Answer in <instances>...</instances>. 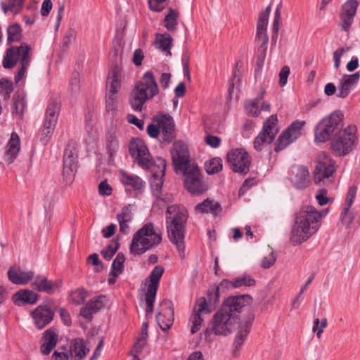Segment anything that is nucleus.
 Here are the masks:
<instances>
[{
    "instance_id": "nucleus-12",
    "label": "nucleus",
    "mask_w": 360,
    "mask_h": 360,
    "mask_svg": "<svg viewBox=\"0 0 360 360\" xmlns=\"http://www.w3.org/2000/svg\"><path fill=\"white\" fill-rule=\"evenodd\" d=\"M238 321V315L231 314L221 306L211 320L212 330L217 335H226L231 333Z\"/></svg>"
},
{
    "instance_id": "nucleus-63",
    "label": "nucleus",
    "mask_w": 360,
    "mask_h": 360,
    "mask_svg": "<svg viewBox=\"0 0 360 360\" xmlns=\"http://www.w3.org/2000/svg\"><path fill=\"white\" fill-rule=\"evenodd\" d=\"M360 74L359 72H355L352 75H347L346 77L342 79L345 82L354 88L357 83L359 81Z\"/></svg>"
},
{
    "instance_id": "nucleus-2",
    "label": "nucleus",
    "mask_w": 360,
    "mask_h": 360,
    "mask_svg": "<svg viewBox=\"0 0 360 360\" xmlns=\"http://www.w3.org/2000/svg\"><path fill=\"white\" fill-rule=\"evenodd\" d=\"M327 212V210L319 212L312 206L303 207L295 218L291 229V243L297 245L308 240L319 230L321 219Z\"/></svg>"
},
{
    "instance_id": "nucleus-54",
    "label": "nucleus",
    "mask_w": 360,
    "mask_h": 360,
    "mask_svg": "<svg viewBox=\"0 0 360 360\" xmlns=\"http://www.w3.org/2000/svg\"><path fill=\"white\" fill-rule=\"evenodd\" d=\"M353 89L354 88L352 86L342 80L338 86V92L337 94V96L341 98H345L348 96Z\"/></svg>"
},
{
    "instance_id": "nucleus-37",
    "label": "nucleus",
    "mask_w": 360,
    "mask_h": 360,
    "mask_svg": "<svg viewBox=\"0 0 360 360\" xmlns=\"http://www.w3.org/2000/svg\"><path fill=\"white\" fill-rule=\"evenodd\" d=\"M77 169V160L63 158V175L67 183L71 182Z\"/></svg>"
},
{
    "instance_id": "nucleus-47",
    "label": "nucleus",
    "mask_w": 360,
    "mask_h": 360,
    "mask_svg": "<svg viewBox=\"0 0 360 360\" xmlns=\"http://www.w3.org/2000/svg\"><path fill=\"white\" fill-rule=\"evenodd\" d=\"M13 90V83L7 79H1L0 80V95L4 98H8Z\"/></svg>"
},
{
    "instance_id": "nucleus-51",
    "label": "nucleus",
    "mask_w": 360,
    "mask_h": 360,
    "mask_svg": "<svg viewBox=\"0 0 360 360\" xmlns=\"http://www.w3.org/2000/svg\"><path fill=\"white\" fill-rule=\"evenodd\" d=\"M350 207H344L341 214L340 219L342 223L344 224L347 228L350 226V224L353 222L354 215L352 211L349 210Z\"/></svg>"
},
{
    "instance_id": "nucleus-40",
    "label": "nucleus",
    "mask_w": 360,
    "mask_h": 360,
    "mask_svg": "<svg viewBox=\"0 0 360 360\" xmlns=\"http://www.w3.org/2000/svg\"><path fill=\"white\" fill-rule=\"evenodd\" d=\"M7 44H11L13 42H18L22 38V30L18 23L8 26L7 29Z\"/></svg>"
},
{
    "instance_id": "nucleus-59",
    "label": "nucleus",
    "mask_w": 360,
    "mask_h": 360,
    "mask_svg": "<svg viewBox=\"0 0 360 360\" xmlns=\"http://www.w3.org/2000/svg\"><path fill=\"white\" fill-rule=\"evenodd\" d=\"M276 257L272 251L268 256L264 257L261 263V267L263 269L270 268L276 262Z\"/></svg>"
},
{
    "instance_id": "nucleus-33",
    "label": "nucleus",
    "mask_w": 360,
    "mask_h": 360,
    "mask_svg": "<svg viewBox=\"0 0 360 360\" xmlns=\"http://www.w3.org/2000/svg\"><path fill=\"white\" fill-rule=\"evenodd\" d=\"M9 281L15 285H25L34 276L33 271H7Z\"/></svg>"
},
{
    "instance_id": "nucleus-4",
    "label": "nucleus",
    "mask_w": 360,
    "mask_h": 360,
    "mask_svg": "<svg viewBox=\"0 0 360 360\" xmlns=\"http://www.w3.org/2000/svg\"><path fill=\"white\" fill-rule=\"evenodd\" d=\"M159 93V88L151 71L146 72L136 82L129 95V103L133 110L141 112L147 101L152 99Z\"/></svg>"
},
{
    "instance_id": "nucleus-64",
    "label": "nucleus",
    "mask_w": 360,
    "mask_h": 360,
    "mask_svg": "<svg viewBox=\"0 0 360 360\" xmlns=\"http://www.w3.org/2000/svg\"><path fill=\"white\" fill-rule=\"evenodd\" d=\"M98 191L102 195H110L112 193V188L105 180L100 183L98 186Z\"/></svg>"
},
{
    "instance_id": "nucleus-27",
    "label": "nucleus",
    "mask_w": 360,
    "mask_h": 360,
    "mask_svg": "<svg viewBox=\"0 0 360 360\" xmlns=\"http://www.w3.org/2000/svg\"><path fill=\"white\" fill-rule=\"evenodd\" d=\"M120 181L124 185L126 192L131 193L134 191V195L136 193L141 192L146 185L145 181L139 176L129 174L126 172H122Z\"/></svg>"
},
{
    "instance_id": "nucleus-53",
    "label": "nucleus",
    "mask_w": 360,
    "mask_h": 360,
    "mask_svg": "<svg viewBox=\"0 0 360 360\" xmlns=\"http://www.w3.org/2000/svg\"><path fill=\"white\" fill-rule=\"evenodd\" d=\"M271 6H268L265 11L259 13L257 23V27H262V28H267L268 25V19L269 14L271 13Z\"/></svg>"
},
{
    "instance_id": "nucleus-44",
    "label": "nucleus",
    "mask_w": 360,
    "mask_h": 360,
    "mask_svg": "<svg viewBox=\"0 0 360 360\" xmlns=\"http://www.w3.org/2000/svg\"><path fill=\"white\" fill-rule=\"evenodd\" d=\"M230 283L233 288H238L243 286H253L255 284V281L250 276L244 274L241 276L233 278L230 281Z\"/></svg>"
},
{
    "instance_id": "nucleus-46",
    "label": "nucleus",
    "mask_w": 360,
    "mask_h": 360,
    "mask_svg": "<svg viewBox=\"0 0 360 360\" xmlns=\"http://www.w3.org/2000/svg\"><path fill=\"white\" fill-rule=\"evenodd\" d=\"M281 8L278 6L274 13V21L272 23V36L271 42L276 44L278 38V33L279 30L280 22H281Z\"/></svg>"
},
{
    "instance_id": "nucleus-50",
    "label": "nucleus",
    "mask_w": 360,
    "mask_h": 360,
    "mask_svg": "<svg viewBox=\"0 0 360 360\" xmlns=\"http://www.w3.org/2000/svg\"><path fill=\"white\" fill-rule=\"evenodd\" d=\"M25 107L26 103L24 98H18L16 99H14L13 103L11 107L12 113L16 114L19 116H22Z\"/></svg>"
},
{
    "instance_id": "nucleus-45",
    "label": "nucleus",
    "mask_w": 360,
    "mask_h": 360,
    "mask_svg": "<svg viewBox=\"0 0 360 360\" xmlns=\"http://www.w3.org/2000/svg\"><path fill=\"white\" fill-rule=\"evenodd\" d=\"M87 292L83 288H77L70 294V298L72 304L80 305L83 304L86 298Z\"/></svg>"
},
{
    "instance_id": "nucleus-15",
    "label": "nucleus",
    "mask_w": 360,
    "mask_h": 360,
    "mask_svg": "<svg viewBox=\"0 0 360 360\" xmlns=\"http://www.w3.org/2000/svg\"><path fill=\"white\" fill-rule=\"evenodd\" d=\"M227 160L231 169L237 173L247 174L250 165V158L243 148L231 150L227 153Z\"/></svg>"
},
{
    "instance_id": "nucleus-56",
    "label": "nucleus",
    "mask_w": 360,
    "mask_h": 360,
    "mask_svg": "<svg viewBox=\"0 0 360 360\" xmlns=\"http://www.w3.org/2000/svg\"><path fill=\"white\" fill-rule=\"evenodd\" d=\"M77 150L73 143H69L64 152L63 158L77 160Z\"/></svg>"
},
{
    "instance_id": "nucleus-49",
    "label": "nucleus",
    "mask_w": 360,
    "mask_h": 360,
    "mask_svg": "<svg viewBox=\"0 0 360 360\" xmlns=\"http://www.w3.org/2000/svg\"><path fill=\"white\" fill-rule=\"evenodd\" d=\"M132 210L131 205H127L122 207L121 212L117 214V218L118 222H127L129 223L132 220Z\"/></svg>"
},
{
    "instance_id": "nucleus-32",
    "label": "nucleus",
    "mask_w": 360,
    "mask_h": 360,
    "mask_svg": "<svg viewBox=\"0 0 360 360\" xmlns=\"http://www.w3.org/2000/svg\"><path fill=\"white\" fill-rule=\"evenodd\" d=\"M38 300V295L30 290H21L13 295V300L15 304L19 302L34 304Z\"/></svg>"
},
{
    "instance_id": "nucleus-41",
    "label": "nucleus",
    "mask_w": 360,
    "mask_h": 360,
    "mask_svg": "<svg viewBox=\"0 0 360 360\" xmlns=\"http://www.w3.org/2000/svg\"><path fill=\"white\" fill-rule=\"evenodd\" d=\"M179 12L169 7L168 8V14L164 19V25L169 31H174L177 26V18Z\"/></svg>"
},
{
    "instance_id": "nucleus-3",
    "label": "nucleus",
    "mask_w": 360,
    "mask_h": 360,
    "mask_svg": "<svg viewBox=\"0 0 360 360\" xmlns=\"http://www.w3.org/2000/svg\"><path fill=\"white\" fill-rule=\"evenodd\" d=\"M187 219L188 212L184 206L173 205L167 207L166 224L168 238L181 258L185 256V224Z\"/></svg>"
},
{
    "instance_id": "nucleus-19",
    "label": "nucleus",
    "mask_w": 360,
    "mask_h": 360,
    "mask_svg": "<svg viewBox=\"0 0 360 360\" xmlns=\"http://www.w3.org/2000/svg\"><path fill=\"white\" fill-rule=\"evenodd\" d=\"M154 169H149L152 173L150 179V186L153 195L157 198L162 199L160 197L161 191L163 185V176L166 170V161L162 158H156V165Z\"/></svg>"
},
{
    "instance_id": "nucleus-34",
    "label": "nucleus",
    "mask_w": 360,
    "mask_h": 360,
    "mask_svg": "<svg viewBox=\"0 0 360 360\" xmlns=\"http://www.w3.org/2000/svg\"><path fill=\"white\" fill-rule=\"evenodd\" d=\"M121 74L117 68L113 69L107 79V91L117 94L121 86Z\"/></svg>"
},
{
    "instance_id": "nucleus-35",
    "label": "nucleus",
    "mask_w": 360,
    "mask_h": 360,
    "mask_svg": "<svg viewBox=\"0 0 360 360\" xmlns=\"http://www.w3.org/2000/svg\"><path fill=\"white\" fill-rule=\"evenodd\" d=\"M220 208V204L214 200L207 198L202 202L198 203L195 207L196 212L200 213H211L217 215V210Z\"/></svg>"
},
{
    "instance_id": "nucleus-6",
    "label": "nucleus",
    "mask_w": 360,
    "mask_h": 360,
    "mask_svg": "<svg viewBox=\"0 0 360 360\" xmlns=\"http://www.w3.org/2000/svg\"><path fill=\"white\" fill-rule=\"evenodd\" d=\"M162 232L152 223H146L133 236L130 244V252L133 255H142L155 248L162 242Z\"/></svg>"
},
{
    "instance_id": "nucleus-43",
    "label": "nucleus",
    "mask_w": 360,
    "mask_h": 360,
    "mask_svg": "<svg viewBox=\"0 0 360 360\" xmlns=\"http://www.w3.org/2000/svg\"><path fill=\"white\" fill-rule=\"evenodd\" d=\"M205 169L208 174L218 173L222 169V160L220 158H214L205 162Z\"/></svg>"
},
{
    "instance_id": "nucleus-29",
    "label": "nucleus",
    "mask_w": 360,
    "mask_h": 360,
    "mask_svg": "<svg viewBox=\"0 0 360 360\" xmlns=\"http://www.w3.org/2000/svg\"><path fill=\"white\" fill-rule=\"evenodd\" d=\"M20 148V137L15 132H13L7 143L4 155V160L8 163H12L16 158Z\"/></svg>"
},
{
    "instance_id": "nucleus-60",
    "label": "nucleus",
    "mask_w": 360,
    "mask_h": 360,
    "mask_svg": "<svg viewBox=\"0 0 360 360\" xmlns=\"http://www.w3.org/2000/svg\"><path fill=\"white\" fill-rule=\"evenodd\" d=\"M124 261V255L122 253H118L112 262L111 270H121Z\"/></svg>"
},
{
    "instance_id": "nucleus-20",
    "label": "nucleus",
    "mask_w": 360,
    "mask_h": 360,
    "mask_svg": "<svg viewBox=\"0 0 360 360\" xmlns=\"http://www.w3.org/2000/svg\"><path fill=\"white\" fill-rule=\"evenodd\" d=\"M359 2L357 0H347L341 6L340 18L342 21L341 30L348 32L356 14Z\"/></svg>"
},
{
    "instance_id": "nucleus-31",
    "label": "nucleus",
    "mask_w": 360,
    "mask_h": 360,
    "mask_svg": "<svg viewBox=\"0 0 360 360\" xmlns=\"http://www.w3.org/2000/svg\"><path fill=\"white\" fill-rule=\"evenodd\" d=\"M254 319V316H252L249 321H247L244 326H242L240 330L236 335L235 340L233 344V355L237 356L241 346L244 343V341L250 332V329L252 325V321Z\"/></svg>"
},
{
    "instance_id": "nucleus-7",
    "label": "nucleus",
    "mask_w": 360,
    "mask_h": 360,
    "mask_svg": "<svg viewBox=\"0 0 360 360\" xmlns=\"http://www.w3.org/2000/svg\"><path fill=\"white\" fill-rule=\"evenodd\" d=\"M219 288L214 286L207 290L206 297H200L196 299L193 314L190 317L192 334H195L200 329L204 321L202 315L209 314L214 309L215 305L219 301Z\"/></svg>"
},
{
    "instance_id": "nucleus-5",
    "label": "nucleus",
    "mask_w": 360,
    "mask_h": 360,
    "mask_svg": "<svg viewBox=\"0 0 360 360\" xmlns=\"http://www.w3.org/2000/svg\"><path fill=\"white\" fill-rule=\"evenodd\" d=\"M32 58V46L25 42L20 46L11 45L6 50L2 60V65L5 69H13L19 63V69L15 75V84L25 77Z\"/></svg>"
},
{
    "instance_id": "nucleus-61",
    "label": "nucleus",
    "mask_w": 360,
    "mask_h": 360,
    "mask_svg": "<svg viewBox=\"0 0 360 360\" xmlns=\"http://www.w3.org/2000/svg\"><path fill=\"white\" fill-rule=\"evenodd\" d=\"M289 75L290 68L287 65L283 66L279 73V84L281 86H284L287 84Z\"/></svg>"
},
{
    "instance_id": "nucleus-30",
    "label": "nucleus",
    "mask_w": 360,
    "mask_h": 360,
    "mask_svg": "<svg viewBox=\"0 0 360 360\" xmlns=\"http://www.w3.org/2000/svg\"><path fill=\"white\" fill-rule=\"evenodd\" d=\"M58 334L54 330L49 328L44 331L42 337L44 340L40 351L44 355H49L58 342Z\"/></svg>"
},
{
    "instance_id": "nucleus-9",
    "label": "nucleus",
    "mask_w": 360,
    "mask_h": 360,
    "mask_svg": "<svg viewBox=\"0 0 360 360\" xmlns=\"http://www.w3.org/2000/svg\"><path fill=\"white\" fill-rule=\"evenodd\" d=\"M357 142L356 127L349 125L341 129L331 140L330 148L335 155L345 156L351 152Z\"/></svg>"
},
{
    "instance_id": "nucleus-48",
    "label": "nucleus",
    "mask_w": 360,
    "mask_h": 360,
    "mask_svg": "<svg viewBox=\"0 0 360 360\" xmlns=\"http://www.w3.org/2000/svg\"><path fill=\"white\" fill-rule=\"evenodd\" d=\"M117 96L115 93L106 91L105 108L108 112H112L117 108Z\"/></svg>"
},
{
    "instance_id": "nucleus-24",
    "label": "nucleus",
    "mask_w": 360,
    "mask_h": 360,
    "mask_svg": "<svg viewBox=\"0 0 360 360\" xmlns=\"http://www.w3.org/2000/svg\"><path fill=\"white\" fill-rule=\"evenodd\" d=\"M268 41L269 37L266 28L257 27L255 44L256 45L257 64L258 66H261L264 63Z\"/></svg>"
},
{
    "instance_id": "nucleus-25",
    "label": "nucleus",
    "mask_w": 360,
    "mask_h": 360,
    "mask_svg": "<svg viewBox=\"0 0 360 360\" xmlns=\"http://www.w3.org/2000/svg\"><path fill=\"white\" fill-rule=\"evenodd\" d=\"M290 181L297 189L307 188L310 183L308 169L302 165L293 166L290 170Z\"/></svg>"
},
{
    "instance_id": "nucleus-36",
    "label": "nucleus",
    "mask_w": 360,
    "mask_h": 360,
    "mask_svg": "<svg viewBox=\"0 0 360 360\" xmlns=\"http://www.w3.org/2000/svg\"><path fill=\"white\" fill-rule=\"evenodd\" d=\"M277 116L273 115L264 123L262 132L269 136V141H273L278 132Z\"/></svg>"
},
{
    "instance_id": "nucleus-14",
    "label": "nucleus",
    "mask_w": 360,
    "mask_h": 360,
    "mask_svg": "<svg viewBox=\"0 0 360 360\" xmlns=\"http://www.w3.org/2000/svg\"><path fill=\"white\" fill-rule=\"evenodd\" d=\"M56 305L53 300L39 305L31 313L35 327L40 330L49 325L53 319Z\"/></svg>"
},
{
    "instance_id": "nucleus-16",
    "label": "nucleus",
    "mask_w": 360,
    "mask_h": 360,
    "mask_svg": "<svg viewBox=\"0 0 360 360\" xmlns=\"http://www.w3.org/2000/svg\"><path fill=\"white\" fill-rule=\"evenodd\" d=\"M163 272L164 271H151V274L145 280V285L147 288L145 294L146 304V312L147 315L153 311L154 302Z\"/></svg>"
},
{
    "instance_id": "nucleus-10",
    "label": "nucleus",
    "mask_w": 360,
    "mask_h": 360,
    "mask_svg": "<svg viewBox=\"0 0 360 360\" xmlns=\"http://www.w3.org/2000/svg\"><path fill=\"white\" fill-rule=\"evenodd\" d=\"M155 124H150L146 128L148 134L152 138H157L160 134L163 141L170 142L174 137V124L172 117L168 114L158 115L153 117Z\"/></svg>"
},
{
    "instance_id": "nucleus-42",
    "label": "nucleus",
    "mask_w": 360,
    "mask_h": 360,
    "mask_svg": "<svg viewBox=\"0 0 360 360\" xmlns=\"http://www.w3.org/2000/svg\"><path fill=\"white\" fill-rule=\"evenodd\" d=\"M58 187L55 183L51 184L46 188L44 200L46 203L48 204L49 208H51L58 200Z\"/></svg>"
},
{
    "instance_id": "nucleus-26",
    "label": "nucleus",
    "mask_w": 360,
    "mask_h": 360,
    "mask_svg": "<svg viewBox=\"0 0 360 360\" xmlns=\"http://www.w3.org/2000/svg\"><path fill=\"white\" fill-rule=\"evenodd\" d=\"M251 300L252 297L248 295L231 296L224 301L222 307L224 310H227L231 314L238 315Z\"/></svg>"
},
{
    "instance_id": "nucleus-52",
    "label": "nucleus",
    "mask_w": 360,
    "mask_h": 360,
    "mask_svg": "<svg viewBox=\"0 0 360 360\" xmlns=\"http://www.w3.org/2000/svg\"><path fill=\"white\" fill-rule=\"evenodd\" d=\"M273 141H269V136L263 132H260L258 136L255 139L254 141V148L257 150H261L262 149V146L264 144L269 145Z\"/></svg>"
},
{
    "instance_id": "nucleus-22",
    "label": "nucleus",
    "mask_w": 360,
    "mask_h": 360,
    "mask_svg": "<svg viewBox=\"0 0 360 360\" xmlns=\"http://www.w3.org/2000/svg\"><path fill=\"white\" fill-rule=\"evenodd\" d=\"M106 301L105 295L93 297L84 307L81 308L79 315L86 320V323H90L92 321L93 315L105 307Z\"/></svg>"
},
{
    "instance_id": "nucleus-38",
    "label": "nucleus",
    "mask_w": 360,
    "mask_h": 360,
    "mask_svg": "<svg viewBox=\"0 0 360 360\" xmlns=\"http://www.w3.org/2000/svg\"><path fill=\"white\" fill-rule=\"evenodd\" d=\"M173 39L168 33L158 34L155 46L158 49L162 51L167 52V54L171 56V44Z\"/></svg>"
},
{
    "instance_id": "nucleus-55",
    "label": "nucleus",
    "mask_w": 360,
    "mask_h": 360,
    "mask_svg": "<svg viewBox=\"0 0 360 360\" xmlns=\"http://www.w3.org/2000/svg\"><path fill=\"white\" fill-rule=\"evenodd\" d=\"M245 111L252 117H257L259 114L257 101H249L245 105Z\"/></svg>"
},
{
    "instance_id": "nucleus-8",
    "label": "nucleus",
    "mask_w": 360,
    "mask_h": 360,
    "mask_svg": "<svg viewBox=\"0 0 360 360\" xmlns=\"http://www.w3.org/2000/svg\"><path fill=\"white\" fill-rule=\"evenodd\" d=\"M343 114L335 110L329 116L323 118L314 129V140L318 143H324L331 139L342 129Z\"/></svg>"
},
{
    "instance_id": "nucleus-23",
    "label": "nucleus",
    "mask_w": 360,
    "mask_h": 360,
    "mask_svg": "<svg viewBox=\"0 0 360 360\" xmlns=\"http://www.w3.org/2000/svg\"><path fill=\"white\" fill-rule=\"evenodd\" d=\"M120 133L115 128L108 130L105 136V150L109 164L114 162L115 157L120 150Z\"/></svg>"
},
{
    "instance_id": "nucleus-62",
    "label": "nucleus",
    "mask_w": 360,
    "mask_h": 360,
    "mask_svg": "<svg viewBox=\"0 0 360 360\" xmlns=\"http://www.w3.org/2000/svg\"><path fill=\"white\" fill-rule=\"evenodd\" d=\"M167 0H148L149 8L151 11L160 12L163 10V4Z\"/></svg>"
},
{
    "instance_id": "nucleus-21",
    "label": "nucleus",
    "mask_w": 360,
    "mask_h": 360,
    "mask_svg": "<svg viewBox=\"0 0 360 360\" xmlns=\"http://www.w3.org/2000/svg\"><path fill=\"white\" fill-rule=\"evenodd\" d=\"M158 326L163 331H167L174 322V309L169 300H164L160 304V311L156 315Z\"/></svg>"
},
{
    "instance_id": "nucleus-11",
    "label": "nucleus",
    "mask_w": 360,
    "mask_h": 360,
    "mask_svg": "<svg viewBox=\"0 0 360 360\" xmlns=\"http://www.w3.org/2000/svg\"><path fill=\"white\" fill-rule=\"evenodd\" d=\"M129 152L139 166L143 169H154L156 158L150 157L149 150L144 141L139 138H132L129 143Z\"/></svg>"
},
{
    "instance_id": "nucleus-58",
    "label": "nucleus",
    "mask_w": 360,
    "mask_h": 360,
    "mask_svg": "<svg viewBox=\"0 0 360 360\" xmlns=\"http://www.w3.org/2000/svg\"><path fill=\"white\" fill-rule=\"evenodd\" d=\"M76 37V32L74 29L70 28L68 29L63 39V44L65 47H68V46L72 43L73 39H75Z\"/></svg>"
},
{
    "instance_id": "nucleus-39",
    "label": "nucleus",
    "mask_w": 360,
    "mask_h": 360,
    "mask_svg": "<svg viewBox=\"0 0 360 360\" xmlns=\"http://www.w3.org/2000/svg\"><path fill=\"white\" fill-rule=\"evenodd\" d=\"M70 351L75 355V360H80L83 359L89 349L86 348L84 341L82 339H75L70 346Z\"/></svg>"
},
{
    "instance_id": "nucleus-13",
    "label": "nucleus",
    "mask_w": 360,
    "mask_h": 360,
    "mask_svg": "<svg viewBox=\"0 0 360 360\" xmlns=\"http://www.w3.org/2000/svg\"><path fill=\"white\" fill-rule=\"evenodd\" d=\"M60 109V105L58 101L51 98L47 105L43 129L41 133L40 141L43 144H46L49 142L54 131Z\"/></svg>"
},
{
    "instance_id": "nucleus-57",
    "label": "nucleus",
    "mask_w": 360,
    "mask_h": 360,
    "mask_svg": "<svg viewBox=\"0 0 360 360\" xmlns=\"http://www.w3.org/2000/svg\"><path fill=\"white\" fill-rule=\"evenodd\" d=\"M356 191L357 188L355 186H352L349 188L345 200V207H351L352 205L353 204L354 200L356 197Z\"/></svg>"
},
{
    "instance_id": "nucleus-18",
    "label": "nucleus",
    "mask_w": 360,
    "mask_h": 360,
    "mask_svg": "<svg viewBox=\"0 0 360 360\" xmlns=\"http://www.w3.org/2000/svg\"><path fill=\"white\" fill-rule=\"evenodd\" d=\"M304 121H295L279 136L275 146L276 151L283 150L289 144L295 141L301 135L302 128L305 125Z\"/></svg>"
},
{
    "instance_id": "nucleus-28",
    "label": "nucleus",
    "mask_w": 360,
    "mask_h": 360,
    "mask_svg": "<svg viewBox=\"0 0 360 360\" xmlns=\"http://www.w3.org/2000/svg\"><path fill=\"white\" fill-rule=\"evenodd\" d=\"M62 285V280H49L44 276H38L32 283L33 287L39 292L51 295L54 293Z\"/></svg>"
},
{
    "instance_id": "nucleus-1",
    "label": "nucleus",
    "mask_w": 360,
    "mask_h": 360,
    "mask_svg": "<svg viewBox=\"0 0 360 360\" xmlns=\"http://www.w3.org/2000/svg\"><path fill=\"white\" fill-rule=\"evenodd\" d=\"M173 164L176 172H181L185 176L184 186L193 195H199L207 190L202 179L200 168L190 162L187 146L182 141L174 143L171 150Z\"/></svg>"
},
{
    "instance_id": "nucleus-17",
    "label": "nucleus",
    "mask_w": 360,
    "mask_h": 360,
    "mask_svg": "<svg viewBox=\"0 0 360 360\" xmlns=\"http://www.w3.org/2000/svg\"><path fill=\"white\" fill-rule=\"evenodd\" d=\"M335 162L328 157L319 161L314 171V179L316 184L323 182V184L330 183L333 179V174L335 172Z\"/></svg>"
}]
</instances>
